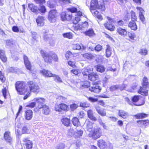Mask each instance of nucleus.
Masks as SVG:
<instances>
[{
  "label": "nucleus",
  "mask_w": 149,
  "mask_h": 149,
  "mask_svg": "<svg viewBox=\"0 0 149 149\" xmlns=\"http://www.w3.org/2000/svg\"><path fill=\"white\" fill-rule=\"evenodd\" d=\"M128 36L132 40H134L136 37V36L134 33L133 32H128L127 33Z\"/></svg>",
  "instance_id": "42"
},
{
  "label": "nucleus",
  "mask_w": 149,
  "mask_h": 149,
  "mask_svg": "<svg viewBox=\"0 0 149 149\" xmlns=\"http://www.w3.org/2000/svg\"><path fill=\"white\" fill-rule=\"evenodd\" d=\"M102 49V46L100 45H97L95 47V49L98 52L101 51Z\"/></svg>",
  "instance_id": "59"
},
{
  "label": "nucleus",
  "mask_w": 149,
  "mask_h": 149,
  "mask_svg": "<svg viewBox=\"0 0 149 149\" xmlns=\"http://www.w3.org/2000/svg\"><path fill=\"white\" fill-rule=\"evenodd\" d=\"M147 88H143V86H140V88L139 90L138 93L143 95H148V90L146 89Z\"/></svg>",
  "instance_id": "26"
},
{
  "label": "nucleus",
  "mask_w": 149,
  "mask_h": 149,
  "mask_svg": "<svg viewBox=\"0 0 149 149\" xmlns=\"http://www.w3.org/2000/svg\"><path fill=\"white\" fill-rule=\"evenodd\" d=\"M95 109L98 113L101 116H104L106 115V112L103 109L100 108L99 106H96Z\"/></svg>",
  "instance_id": "25"
},
{
  "label": "nucleus",
  "mask_w": 149,
  "mask_h": 149,
  "mask_svg": "<svg viewBox=\"0 0 149 149\" xmlns=\"http://www.w3.org/2000/svg\"><path fill=\"white\" fill-rule=\"evenodd\" d=\"M42 108V113L46 115H48L49 114L50 112V109L48 106L45 105L43 106H39V109H40Z\"/></svg>",
  "instance_id": "20"
},
{
  "label": "nucleus",
  "mask_w": 149,
  "mask_h": 149,
  "mask_svg": "<svg viewBox=\"0 0 149 149\" xmlns=\"http://www.w3.org/2000/svg\"><path fill=\"white\" fill-rule=\"evenodd\" d=\"M0 58L3 62L7 61V58L5 54L4 51L3 50L0 49Z\"/></svg>",
  "instance_id": "28"
},
{
  "label": "nucleus",
  "mask_w": 149,
  "mask_h": 149,
  "mask_svg": "<svg viewBox=\"0 0 149 149\" xmlns=\"http://www.w3.org/2000/svg\"><path fill=\"white\" fill-rule=\"evenodd\" d=\"M140 95H134L133 96L132 98V102H136L139 100V97Z\"/></svg>",
  "instance_id": "49"
},
{
  "label": "nucleus",
  "mask_w": 149,
  "mask_h": 149,
  "mask_svg": "<svg viewBox=\"0 0 149 149\" xmlns=\"http://www.w3.org/2000/svg\"><path fill=\"white\" fill-rule=\"evenodd\" d=\"M31 36L32 38L34 40H36L37 39V37L36 36L37 33L35 32H31Z\"/></svg>",
  "instance_id": "63"
},
{
  "label": "nucleus",
  "mask_w": 149,
  "mask_h": 149,
  "mask_svg": "<svg viewBox=\"0 0 149 149\" xmlns=\"http://www.w3.org/2000/svg\"><path fill=\"white\" fill-rule=\"evenodd\" d=\"M91 133V136L92 138L94 139H96L100 138L101 136L102 130L100 128L97 127L92 131Z\"/></svg>",
  "instance_id": "6"
},
{
  "label": "nucleus",
  "mask_w": 149,
  "mask_h": 149,
  "mask_svg": "<svg viewBox=\"0 0 149 149\" xmlns=\"http://www.w3.org/2000/svg\"><path fill=\"white\" fill-rule=\"evenodd\" d=\"M105 7L103 3L99 5L97 0H92L91 2L90 10L91 13L92 11L96 9H101L103 11L105 10Z\"/></svg>",
  "instance_id": "4"
},
{
  "label": "nucleus",
  "mask_w": 149,
  "mask_h": 149,
  "mask_svg": "<svg viewBox=\"0 0 149 149\" xmlns=\"http://www.w3.org/2000/svg\"><path fill=\"white\" fill-rule=\"evenodd\" d=\"M32 111L30 110H27L25 112V117L26 120H31L33 117Z\"/></svg>",
  "instance_id": "24"
},
{
  "label": "nucleus",
  "mask_w": 149,
  "mask_h": 149,
  "mask_svg": "<svg viewBox=\"0 0 149 149\" xmlns=\"http://www.w3.org/2000/svg\"><path fill=\"white\" fill-rule=\"evenodd\" d=\"M97 144L100 149H112L113 148V146L111 143L107 144L103 140H98Z\"/></svg>",
  "instance_id": "5"
},
{
  "label": "nucleus",
  "mask_w": 149,
  "mask_h": 149,
  "mask_svg": "<svg viewBox=\"0 0 149 149\" xmlns=\"http://www.w3.org/2000/svg\"><path fill=\"white\" fill-rule=\"evenodd\" d=\"M63 35L65 38H66L69 39L71 38L72 37V35L70 32H68L63 34Z\"/></svg>",
  "instance_id": "48"
},
{
  "label": "nucleus",
  "mask_w": 149,
  "mask_h": 149,
  "mask_svg": "<svg viewBox=\"0 0 149 149\" xmlns=\"http://www.w3.org/2000/svg\"><path fill=\"white\" fill-rule=\"evenodd\" d=\"M83 56L87 59H91L92 58L93 55L91 54L86 53L83 54Z\"/></svg>",
  "instance_id": "45"
},
{
  "label": "nucleus",
  "mask_w": 149,
  "mask_h": 149,
  "mask_svg": "<svg viewBox=\"0 0 149 149\" xmlns=\"http://www.w3.org/2000/svg\"><path fill=\"white\" fill-rule=\"evenodd\" d=\"M47 5L50 8H54L55 6V5L52 1H48L47 2Z\"/></svg>",
  "instance_id": "54"
},
{
  "label": "nucleus",
  "mask_w": 149,
  "mask_h": 149,
  "mask_svg": "<svg viewBox=\"0 0 149 149\" xmlns=\"http://www.w3.org/2000/svg\"><path fill=\"white\" fill-rule=\"evenodd\" d=\"M31 93V92L28 90V91L26 93L23 99L24 100L27 99L30 95Z\"/></svg>",
  "instance_id": "61"
},
{
  "label": "nucleus",
  "mask_w": 149,
  "mask_h": 149,
  "mask_svg": "<svg viewBox=\"0 0 149 149\" xmlns=\"http://www.w3.org/2000/svg\"><path fill=\"white\" fill-rule=\"evenodd\" d=\"M34 100L38 104V108L39 106H43L45 104L44 103L45 102V99L41 97H36L34 99Z\"/></svg>",
  "instance_id": "18"
},
{
  "label": "nucleus",
  "mask_w": 149,
  "mask_h": 149,
  "mask_svg": "<svg viewBox=\"0 0 149 149\" xmlns=\"http://www.w3.org/2000/svg\"><path fill=\"white\" fill-rule=\"evenodd\" d=\"M56 10L55 9L51 10L49 12L48 19L51 22H55L56 17Z\"/></svg>",
  "instance_id": "7"
},
{
  "label": "nucleus",
  "mask_w": 149,
  "mask_h": 149,
  "mask_svg": "<svg viewBox=\"0 0 149 149\" xmlns=\"http://www.w3.org/2000/svg\"><path fill=\"white\" fill-rule=\"evenodd\" d=\"M72 48L75 50H80L81 49V46L79 44H74L72 45Z\"/></svg>",
  "instance_id": "43"
},
{
  "label": "nucleus",
  "mask_w": 149,
  "mask_h": 149,
  "mask_svg": "<svg viewBox=\"0 0 149 149\" xmlns=\"http://www.w3.org/2000/svg\"><path fill=\"white\" fill-rule=\"evenodd\" d=\"M23 59L24 64L26 68L29 70H31V65L30 61L29 60L28 57L26 55L24 54L23 55Z\"/></svg>",
  "instance_id": "13"
},
{
  "label": "nucleus",
  "mask_w": 149,
  "mask_h": 149,
  "mask_svg": "<svg viewBox=\"0 0 149 149\" xmlns=\"http://www.w3.org/2000/svg\"><path fill=\"white\" fill-rule=\"evenodd\" d=\"M42 32L43 35L44 39L45 41L47 40L49 38L48 35L47 34V31L45 30H43Z\"/></svg>",
  "instance_id": "41"
},
{
  "label": "nucleus",
  "mask_w": 149,
  "mask_h": 149,
  "mask_svg": "<svg viewBox=\"0 0 149 149\" xmlns=\"http://www.w3.org/2000/svg\"><path fill=\"white\" fill-rule=\"evenodd\" d=\"M78 107V105L74 103L70 105V108L72 111H74L75 109H76Z\"/></svg>",
  "instance_id": "56"
},
{
  "label": "nucleus",
  "mask_w": 149,
  "mask_h": 149,
  "mask_svg": "<svg viewBox=\"0 0 149 149\" xmlns=\"http://www.w3.org/2000/svg\"><path fill=\"white\" fill-rule=\"evenodd\" d=\"M15 88L18 94L23 95L28 91V88H26L25 83L23 81H19L15 84Z\"/></svg>",
  "instance_id": "3"
},
{
  "label": "nucleus",
  "mask_w": 149,
  "mask_h": 149,
  "mask_svg": "<svg viewBox=\"0 0 149 149\" xmlns=\"http://www.w3.org/2000/svg\"><path fill=\"white\" fill-rule=\"evenodd\" d=\"M117 33L123 37H125L127 36V31L124 29H123L120 27H119L117 28Z\"/></svg>",
  "instance_id": "15"
},
{
  "label": "nucleus",
  "mask_w": 149,
  "mask_h": 149,
  "mask_svg": "<svg viewBox=\"0 0 149 149\" xmlns=\"http://www.w3.org/2000/svg\"><path fill=\"white\" fill-rule=\"evenodd\" d=\"M46 11V9L44 6L42 5L40 6V8H39V11L42 13H45Z\"/></svg>",
  "instance_id": "51"
},
{
  "label": "nucleus",
  "mask_w": 149,
  "mask_h": 149,
  "mask_svg": "<svg viewBox=\"0 0 149 149\" xmlns=\"http://www.w3.org/2000/svg\"><path fill=\"white\" fill-rule=\"evenodd\" d=\"M131 15L132 21H136L137 18L136 15L135 13L133 10L131 12Z\"/></svg>",
  "instance_id": "44"
},
{
  "label": "nucleus",
  "mask_w": 149,
  "mask_h": 149,
  "mask_svg": "<svg viewBox=\"0 0 149 149\" xmlns=\"http://www.w3.org/2000/svg\"><path fill=\"white\" fill-rule=\"evenodd\" d=\"M93 68L88 67L85 68L82 70V73L84 76H86L88 77V76L93 72Z\"/></svg>",
  "instance_id": "17"
},
{
  "label": "nucleus",
  "mask_w": 149,
  "mask_h": 149,
  "mask_svg": "<svg viewBox=\"0 0 149 149\" xmlns=\"http://www.w3.org/2000/svg\"><path fill=\"white\" fill-rule=\"evenodd\" d=\"M40 72L44 76L46 77H51L54 75V74L52 73L50 71L45 69L41 70Z\"/></svg>",
  "instance_id": "16"
},
{
  "label": "nucleus",
  "mask_w": 149,
  "mask_h": 149,
  "mask_svg": "<svg viewBox=\"0 0 149 149\" xmlns=\"http://www.w3.org/2000/svg\"><path fill=\"white\" fill-rule=\"evenodd\" d=\"M13 40H8L6 41V45L10 47H12L13 45Z\"/></svg>",
  "instance_id": "50"
},
{
  "label": "nucleus",
  "mask_w": 149,
  "mask_h": 149,
  "mask_svg": "<svg viewBox=\"0 0 149 149\" xmlns=\"http://www.w3.org/2000/svg\"><path fill=\"white\" fill-rule=\"evenodd\" d=\"M139 15L140 19L143 24H145L146 22L145 21V18L143 13H139Z\"/></svg>",
  "instance_id": "46"
},
{
  "label": "nucleus",
  "mask_w": 149,
  "mask_h": 149,
  "mask_svg": "<svg viewBox=\"0 0 149 149\" xmlns=\"http://www.w3.org/2000/svg\"><path fill=\"white\" fill-rule=\"evenodd\" d=\"M105 68L104 67L101 65H98L96 67V70L98 72H104Z\"/></svg>",
  "instance_id": "36"
},
{
  "label": "nucleus",
  "mask_w": 149,
  "mask_h": 149,
  "mask_svg": "<svg viewBox=\"0 0 149 149\" xmlns=\"http://www.w3.org/2000/svg\"><path fill=\"white\" fill-rule=\"evenodd\" d=\"M140 53L142 55H146L147 54V51L146 48L141 49Z\"/></svg>",
  "instance_id": "58"
},
{
  "label": "nucleus",
  "mask_w": 149,
  "mask_h": 149,
  "mask_svg": "<svg viewBox=\"0 0 149 149\" xmlns=\"http://www.w3.org/2000/svg\"><path fill=\"white\" fill-rule=\"evenodd\" d=\"M68 108V106L65 104L61 103L59 105H55V109L56 111L61 112V111H67Z\"/></svg>",
  "instance_id": "10"
},
{
  "label": "nucleus",
  "mask_w": 149,
  "mask_h": 149,
  "mask_svg": "<svg viewBox=\"0 0 149 149\" xmlns=\"http://www.w3.org/2000/svg\"><path fill=\"white\" fill-rule=\"evenodd\" d=\"M65 147V145L63 143L59 144L56 146V148L58 149H63Z\"/></svg>",
  "instance_id": "62"
},
{
  "label": "nucleus",
  "mask_w": 149,
  "mask_h": 149,
  "mask_svg": "<svg viewBox=\"0 0 149 149\" xmlns=\"http://www.w3.org/2000/svg\"><path fill=\"white\" fill-rule=\"evenodd\" d=\"M22 132L23 133H29L30 132V131L26 127L24 126L22 128Z\"/></svg>",
  "instance_id": "57"
},
{
  "label": "nucleus",
  "mask_w": 149,
  "mask_h": 149,
  "mask_svg": "<svg viewBox=\"0 0 149 149\" xmlns=\"http://www.w3.org/2000/svg\"><path fill=\"white\" fill-rule=\"evenodd\" d=\"M28 8L32 12L38 14L39 13V8L32 3H29L28 4Z\"/></svg>",
  "instance_id": "14"
},
{
  "label": "nucleus",
  "mask_w": 149,
  "mask_h": 149,
  "mask_svg": "<svg viewBox=\"0 0 149 149\" xmlns=\"http://www.w3.org/2000/svg\"><path fill=\"white\" fill-rule=\"evenodd\" d=\"M118 114L119 116L123 118H126L128 116L127 113L123 110H119Z\"/></svg>",
  "instance_id": "32"
},
{
  "label": "nucleus",
  "mask_w": 149,
  "mask_h": 149,
  "mask_svg": "<svg viewBox=\"0 0 149 149\" xmlns=\"http://www.w3.org/2000/svg\"><path fill=\"white\" fill-rule=\"evenodd\" d=\"M88 22L86 21L80 23L75 26V29L77 30H84L87 28L88 27Z\"/></svg>",
  "instance_id": "12"
},
{
  "label": "nucleus",
  "mask_w": 149,
  "mask_h": 149,
  "mask_svg": "<svg viewBox=\"0 0 149 149\" xmlns=\"http://www.w3.org/2000/svg\"><path fill=\"white\" fill-rule=\"evenodd\" d=\"M87 115L88 117L93 121H95L97 120L96 118L93 115L92 110H89L88 111Z\"/></svg>",
  "instance_id": "31"
},
{
  "label": "nucleus",
  "mask_w": 149,
  "mask_h": 149,
  "mask_svg": "<svg viewBox=\"0 0 149 149\" xmlns=\"http://www.w3.org/2000/svg\"><path fill=\"white\" fill-rule=\"evenodd\" d=\"M106 56L109 57L111 56V52L110 50V48L109 46L107 45L106 50Z\"/></svg>",
  "instance_id": "38"
},
{
  "label": "nucleus",
  "mask_w": 149,
  "mask_h": 149,
  "mask_svg": "<svg viewBox=\"0 0 149 149\" xmlns=\"http://www.w3.org/2000/svg\"><path fill=\"white\" fill-rule=\"evenodd\" d=\"M143 88L149 87V83L148 82V79L146 77L143 78Z\"/></svg>",
  "instance_id": "37"
},
{
  "label": "nucleus",
  "mask_w": 149,
  "mask_h": 149,
  "mask_svg": "<svg viewBox=\"0 0 149 149\" xmlns=\"http://www.w3.org/2000/svg\"><path fill=\"white\" fill-rule=\"evenodd\" d=\"M0 79L2 82H4L6 79L4 74L1 71H0Z\"/></svg>",
  "instance_id": "52"
},
{
  "label": "nucleus",
  "mask_w": 149,
  "mask_h": 149,
  "mask_svg": "<svg viewBox=\"0 0 149 149\" xmlns=\"http://www.w3.org/2000/svg\"><path fill=\"white\" fill-rule=\"evenodd\" d=\"M40 52L45 62L51 63L52 59L56 61H57L58 60L57 56L54 53H47L45 52L43 50H41Z\"/></svg>",
  "instance_id": "2"
},
{
  "label": "nucleus",
  "mask_w": 149,
  "mask_h": 149,
  "mask_svg": "<svg viewBox=\"0 0 149 149\" xmlns=\"http://www.w3.org/2000/svg\"><path fill=\"white\" fill-rule=\"evenodd\" d=\"M125 88V86L124 84H119L111 86L110 88V89L111 91H117L118 89L122 91Z\"/></svg>",
  "instance_id": "11"
},
{
  "label": "nucleus",
  "mask_w": 149,
  "mask_h": 149,
  "mask_svg": "<svg viewBox=\"0 0 149 149\" xmlns=\"http://www.w3.org/2000/svg\"><path fill=\"white\" fill-rule=\"evenodd\" d=\"M13 31L15 32H18L19 31V29L17 26H14L12 27Z\"/></svg>",
  "instance_id": "64"
},
{
  "label": "nucleus",
  "mask_w": 149,
  "mask_h": 149,
  "mask_svg": "<svg viewBox=\"0 0 149 149\" xmlns=\"http://www.w3.org/2000/svg\"><path fill=\"white\" fill-rule=\"evenodd\" d=\"M3 95L5 98H6L7 91L6 88L3 89L2 91Z\"/></svg>",
  "instance_id": "60"
},
{
  "label": "nucleus",
  "mask_w": 149,
  "mask_h": 149,
  "mask_svg": "<svg viewBox=\"0 0 149 149\" xmlns=\"http://www.w3.org/2000/svg\"><path fill=\"white\" fill-rule=\"evenodd\" d=\"M54 75L53 77H54V79L56 82L60 83L62 82L61 79L59 76L54 74Z\"/></svg>",
  "instance_id": "40"
},
{
  "label": "nucleus",
  "mask_w": 149,
  "mask_h": 149,
  "mask_svg": "<svg viewBox=\"0 0 149 149\" xmlns=\"http://www.w3.org/2000/svg\"><path fill=\"white\" fill-rule=\"evenodd\" d=\"M104 25L107 29L111 31H113L115 28V26L114 25H112L111 24H110L108 22L104 24Z\"/></svg>",
  "instance_id": "33"
},
{
  "label": "nucleus",
  "mask_w": 149,
  "mask_h": 149,
  "mask_svg": "<svg viewBox=\"0 0 149 149\" xmlns=\"http://www.w3.org/2000/svg\"><path fill=\"white\" fill-rule=\"evenodd\" d=\"M61 121L63 124L66 126H69L70 125V118L66 117H64L61 119Z\"/></svg>",
  "instance_id": "27"
},
{
  "label": "nucleus",
  "mask_w": 149,
  "mask_h": 149,
  "mask_svg": "<svg viewBox=\"0 0 149 149\" xmlns=\"http://www.w3.org/2000/svg\"><path fill=\"white\" fill-rule=\"evenodd\" d=\"M148 114L144 113H139L135 115L136 119H140L143 118L148 116Z\"/></svg>",
  "instance_id": "34"
},
{
  "label": "nucleus",
  "mask_w": 149,
  "mask_h": 149,
  "mask_svg": "<svg viewBox=\"0 0 149 149\" xmlns=\"http://www.w3.org/2000/svg\"><path fill=\"white\" fill-rule=\"evenodd\" d=\"M44 17L43 16H38L36 19V21L38 26H41L44 25Z\"/></svg>",
  "instance_id": "22"
},
{
  "label": "nucleus",
  "mask_w": 149,
  "mask_h": 149,
  "mask_svg": "<svg viewBox=\"0 0 149 149\" xmlns=\"http://www.w3.org/2000/svg\"><path fill=\"white\" fill-rule=\"evenodd\" d=\"M68 12H70L71 13V14L72 13H76L77 11V8L74 7H72L71 8H68L67 9Z\"/></svg>",
  "instance_id": "47"
},
{
  "label": "nucleus",
  "mask_w": 149,
  "mask_h": 149,
  "mask_svg": "<svg viewBox=\"0 0 149 149\" xmlns=\"http://www.w3.org/2000/svg\"><path fill=\"white\" fill-rule=\"evenodd\" d=\"M80 17H76L73 20L72 23L74 24H77L80 20Z\"/></svg>",
  "instance_id": "53"
},
{
  "label": "nucleus",
  "mask_w": 149,
  "mask_h": 149,
  "mask_svg": "<svg viewBox=\"0 0 149 149\" xmlns=\"http://www.w3.org/2000/svg\"><path fill=\"white\" fill-rule=\"evenodd\" d=\"M90 82L89 81H86L82 82L81 84L80 88L81 89L89 88L90 91L92 92L98 93L101 91V88L97 84H94L92 86H90Z\"/></svg>",
  "instance_id": "1"
},
{
  "label": "nucleus",
  "mask_w": 149,
  "mask_h": 149,
  "mask_svg": "<svg viewBox=\"0 0 149 149\" xmlns=\"http://www.w3.org/2000/svg\"><path fill=\"white\" fill-rule=\"evenodd\" d=\"M98 77V75L96 73L92 72L88 76V78L89 80L92 81H94L97 80Z\"/></svg>",
  "instance_id": "19"
},
{
  "label": "nucleus",
  "mask_w": 149,
  "mask_h": 149,
  "mask_svg": "<svg viewBox=\"0 0 149 149\" xmlns=\"http://www.w3.org/2000/svg\"><path fill=\"white\" fill-rule=\"evenodd\" d=\"M72 15L70 12H62L61 14V17L62 21L69 20L72 18Z\"/></svg>",
  "instance_id": "9"
},
{
  "label": "nucleus",
  "mask_w": 149,
  "mask_h": 149,
  "mask_svg": "<svg viewBox=\"0 0 149 149\" xmlns=\"http://www.w3.org/2000/svg\"><path fill=\"white\" fill-rule=\"evenodd\" d=\"M128 27L132 30H136L137 29V27L135 21L130 22L128 24Z\"/></svg>",
  "instance_id": "29"
},
{
  "label": "nucleus",
  "mask_w": 149,
  "mask_h": 149,
  "mask_svg": "<svg viewBox=\"0 0 149 149\" xmlns=\"http://www.w3.org/2000/svg\"><path fill=\"white\" fill-rule=\"evenodd\" d=\"M4 138L6 141L9 143H11L13 140L12 138L10 136V132H6L4 134Z\"/></svg>",
  "instance_id": "21"
},
{
  "label": "nucleus",
  "mask_w": 149,
  "mask_h": 149,
  "mask_svg": "<svg viewBox=\"0 0 149 149\" xmlns=\"http://www.w3.org/2000/svg\"><path fill=\"white\" fill-rule=\"evenodd\" d=\"M72 122L73 125L75 126H78L80 125L79 120L77 117H74L72 120Z\"/></svg>",
  "instance_id": "35"
},
{
  "label": "nucleus",
  "mask_w": 149,
  "mask_h": 149,
  "mask_svg": "<svg viewBox=\"0 0 149 149\" xmlns=\"http://www.w3.org/2000/svg\"><path fill=\"white\" fill-rule=\"evenodd\" d=\"M88 100L92 102H95L98 100L97 98L90 97H88Z\"/></svg>",
  "instance_id": "55"
},
{
  "label": "nucleus",
  "mask_w": 149,
  "mask_h": 149,
  "mask_svg": "<svg viewBox=\"0 0 149 149\" xmlns=\"http://www.w3.org/2000/svg\"><path fill=\"white\" fill-rule=\"evenodd\" d=\"M30 91L34 93L38 92L39 91V88L38 85L32 81L28 82Z\"/></svg>",
  "instance_id": "8"
},
{
  "label": "nucleus",
  "mask_w": 149,
  "mask_h": 149,
  "mask_svg": "<svg viewBox=\"0 0 149 149\" xmlns=\"http://www.w3.org/2000/svg\"><path fill=\"white\" fill-rule=\"evenodd\" d=\"M149 122V120H141L137 121V123L138 124H141L143 125H144L146 126L147 124Z\"/></svg>",
  "instance_id": "39"
},
{
  "label": "nucleus",
  "mask_w": 149,
  "mask_h": 149,
  "mask_svg": "<svg viewBox=\"0 0 149 149\" xmlns=\"http://www.w3.org/2000/svg\"><path fill=\"white\" fill-rule=\"evenodd\" d=\"M23 141L25 142V145L26 148L27 149H31L32 147L33 143L31 141L28 140L27 138H24Z\"/></svg>",
  "instance_id": "23"
},
{
  "label": "nucleus",
  "mask_w": 149,
  "mask_h": 149,
  "mask_svg": "<svg viewBox=\"0 0 149 149\" xmlns=\"http://www.w3.org/2000/svg\"><path fill=\"white\" fill-rule=\"evenodd\" d=\"M84 33L86 36L89 37L93 36L95 34L93 30L92 29H89L86 30L84 32Z\"/></svg>",
  "instance_id": "30"
}]
</instances>
